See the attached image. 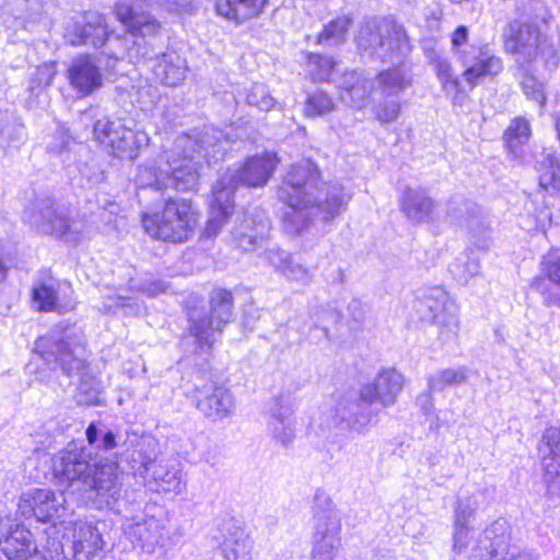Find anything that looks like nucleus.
<instances>
[{
	"label": "nucleus",
	"mask_w": 560,
	"mask_h": 560,
	"mask_svg": "<svg viewBox=\"0 0 560 560\" xmlns=\"http://www.w3.org/2000/svg\"><path fill=\"white\" fill-rule=\"evenodd\" d=\"M253 542L244 532H236L222 546L225 560H253Z\"/></svg>",
	"instance_id": "obj_39"
},
{
	"label": "nucleus",
	"mask_w": 560,
	"mask_h": 560,
	"mask_svg": "<svg viewBox=\"0 0 560 560\" xmlns=\"http://www.w3.org/2000/svg\"><path fill=\"white\" fill-rule=\"evenodd\" d=\"M319 171L311 160H302L287 172L278 188V198L290 207L283 223L288 233L300 234L315 219L330 221L345 209L350 197L338 184L318 186Z\"/></svg>",
	"instance_id": "obj_1"
},
{
	"label": "nucleus",
	"mask_w": 560,
	"mask_h": 560,
	"mask_svg": "<svg viewBox=\"0 0 560 560\" xmlns=\"http://www.w3.org/2000/svg\"><path fill=\"white\" fill-rule=\"evenodd\" d=\"M541 272L545 279H536L533 287L541 294L542 302L546 306L560 307V256L549 253L542 257Z\"/></svg>",
	"instance_id": "obj_25"
},
{
	"label": "nucleus",
	"mask_w": 560,
	"mask_h": 560,
	"mask_svg": "<svg viewBox=\"0 0 560 560\" xmlns=\"http://www.w3.org/2000/svg\"><path fill=\"white\" fill-rule=\"evenodd\" d=\"M161 28L160 22L149 13L142 12L133 22L129 32L133 35L150 36L156 34Z\"/></svg>",
	"instance_id": "obj_58"
},
{
	"label": "nucleus",
	"mask_w": 560,
	"mask_h": 560,
	"mask_svg": "<svg viewBox=\"0 0 560 560\" xmlns=\"http://www.w3.org/2000/svg\"><path fill=\"white\" fill-rule=\"evenodd\" d=\"M228 139L223 131L205 127L191 137L176 138L171 150L165 152V165L145 164L139 167L137 183L141 187L163 190L173 187L177 190H194L199 183L201 159L208 164L223 159L228 150Z\"/></svg>",
	"instance_id": "obj_2"
},
{
	"label": "nucleus",
	"mask_w": 560,
	"mask_h": 560,
	"mask_svg": "<svg viewBox=\"0 0 560 560\" xmlns=\"http://www.w3.org/2000/svg\"><path fill=\"white\" fill-rule=\"evenodd\" d=\"M265 260L277 271L283 273L285 267L290 264L292 257L285 250L279 247H271L264 253Z\"/></svg>",
	"instance_id": "obj_62"
},
{
	"label": "nucleus",
	"mask_w": 560,
	"mask_h": 560,
	"mask_svg": "<svg viewBox=\"0 0 560 560\" xmlns=\"http://www.w3.org/2000/svg\"><path fill=\"white\" fill-rule=\"evenodd\" d=\"M401 105L396 98L384 100L375 107V116L383 124L395 121L400 114Z\"/></svg>",
	"instance_id": "obj_59"
},
{
	"label": "nucleus",
	"mask_w": 560,
	"mask_h": 560,
	"mask_svg": "<svg viewBox=\"0 0 560 560\" xmlns=\"http://www.w3.org/2000/svg\"><path fill=\"white\" fill-rule=\"evenodd\" d=\"M145 483L150 489L155 491H176L180 490V479L178 470L171 469L162 464V460H156L155 464L148 466V471L142 476Z\"/></svg>",
	"instance_id": "obj_31"
},
{
	"label": "nucleus",
	"mask_w": 560,
	"mask_h": 560,
	"mask_svg": "<svg viewBox=\"0 0 560 560\" xmlns=\"http://www.w3.org/2000/svg\"><path fill=\"white\" fill-rule=\"evenodd\" d=\"M158 443L152 439L142 440L132 451L131 460L138 463L139 474L143 476L148 471V466L158 460Z\"/></svg>",
	"instance_id": "obj_47"
},
{
	"label": "nucleus",
	"mask_w": 560,
	"mask_h": 560,
	"mask_svg": "<svg viewBox=\"0 0 560 560\" xmlns=\"http://www.w3.org/2000/svg\"><path fill=\"white\" fill-rule=\"evenodd\" d=\"M57 301L58 294L52 284L39 282L38 284L34 285L32 290V302L37 311L62 312V308L60 305H58Z\"/></svg>",
	"instance_id": "obj_45"
},
{
	"label": "nucleus",
	"mask_w": 560,
	"mask_h": 560,
	"mask_svg": "<svg viewBox=\"0 0 560 560\" xmlns=\"http://www.w3.org/2000/svg\"><path fill=\"white\" fill-rule=\"evenodd\" d=\"M77 375L80 376V381L75 393L77 402L86 406L101 405V384L89 372V368Z\"/></svg>",
	"instance_id": "obj_37"
},
{
	"label": "nucleus",
	"mask_w": 560,
	"mask_h": 560,
	"mask_svg": "<svg viewBox=\"0 0 560 560\" xmlns=\"http://www.w3.org/2000/svg\"><path fill=\"white\" fill-rule=\"evenodd\" d=\"M480 265L474 253H465L450 265V271L462 282H467L469 278L478 275Z\"/></svg>",
	"instance_id": "obj_48"
},
{
	"label": "nucleus",
	"mask_w": 560,
	"mask_h": 560,
	"mask_svg": "<svg viewBox=\"0 0 560 560\" xmlns=\"http://www.w3.org/2000/svg\"><path fill=\"white\" fill-rule=\"evenodd\" d=\"M504 49L523 66L538 57L539 44L544 37L535 24L521 21L511 22L504 31Z\"/></svg>",
	"instance_id": "obj_13"
},
{
	"label": "nucleus",
	"mask_w": 560,
	"mask_h": 560,
	"mask_svg": "<svg viewBox=\"0 0 560 560\" xmlns=\"http://www.w3.org/2000/svg\"><path fill=\"white\" fill-rule=\"evenodd\" d=\"M23 220L39 232L69 243L80 242L85 231L81 219L71 217L65 207L49 197L35 198L24 210Z\"/></svg>",
	"instance_id": "obj_6"
},
{
	"label": "nucleus",
	"mask_w": 560,
	"mask_h": 560,
	"mask_svg": "<svg viewBox=\"0 0 560 560\" xmlns=\"http://www.w3.org/2000/svg\"><path fill=\"white\" fill-rule=\"evenodd\" d=\"M43 7L35 0H8L0 8V24L19 33L32 32L39 22Z\"/></svg>",
	"instance_id": "obj_19"
},
{
	"label": "nucleus",
	"mask_w": 560,
	"mask_h": 560,
	"mask_svg": "<svg viewBox=\"0 0 560 560\" xmlns=\"http://www.w3.org/2000/svg\"><path fill=\"white\" fill-rule=\"evenodd\" d=\"M163 524L154 516L133 521L126 526L125 533L129 540L145 552H153L163 540Z\"/></svg>",
	"instance_id": "obj_26"
},
{
	"label": "nucleus",
	"mask_w": 560,
	"mask_h": 560,
	"mask_svg": "<svg viewBox=\"0 0 560 560\" xmlns=\"http://www.w3.org/2000/svg\"><path fill=\"white\" fill-rule=\"evenodd\" d=\"M292 413L293 409L288 397L281 395L273 399L267 425L272 439L282 446L291 444L295 436Z\"/></svg>",
	"instance_id": "obj_24"
},
{
	"label": "nucleus",
	"mask_w": 560,
	"mask_h": 560,
	"mask_svg": "<svg viewBox=\"0 0 560 560\" xmlns=\"http://www.w3.org/2000/svg\"><path fill=\"white\" fill-rule=\"evenodd\" d=\"M538 56L542 58L546 67L549 69H555L560 60L557 48L545 35L539 44Z\"/></svg>",
	"instance_id": "obj_64"
},
{
	"label": "nucleus",
	"mask_w": 560,
	"mask_h": 560,
	"mask_svg": "<svg viewBox=\"0 0 560 560\" xmlns=\"http://www.w3.org/2000/svg\"><path fill=\"white\" fill-rule=\"evenodd\" d=\"M400 209L412 222L423 223L431 220L435 207L434 200L422 187H406L400 197Z\"/></svg>",
	"instance_id": "obj_27"
},
{
	"label": "nucleus",
	"mask_w": 560,
	"mask_h": 560,
	"mask_svg": "<svg viewBox=\"0 0 560 560\" xmlns=\"http://www.w3.org/2000/svg\"><path fill=\"white\" fill-rule=\"evenodd\" d=\"M69 553L73 560H93L104 548L101 533L92 523L75 522L70 536Z\"/></svg>",
	"instance_id": "obj_21"
},
{
	"label": "nucleus",
	"mask_w": 560,
	"mask_h": 560,
	"mask_svg": "<svg viewBox=\"0 0 560 560\" xmlns=\"http://www.w3.org/2000/svg\"><path fill=\"white\" fill-rule=\"evenodd\" d=\"M378 413L380 409L361 395L359 398L341 396L331 409V422L340 431L364 434Z\"/></svg>",
	"instance_id": "obj_11"
},
{
	"label": "nucleus",
	"mask_w": 560,
	"mask_h": 560,
	"mask_svg": "<svg viewBox=\"0 0 560 560\" xmlns=\"http://www.w3.org/2000/svg\"><path fill=\"white\" fill-rule=\"evenodd\" d=\"M351 24L352 20L348 16H339L330 21L317 35L316 43L328 47L343 44Z\"/></svg>",
	"instance_id": "obj_36"
},
{
	"label": "nucleus",
	"mask_w": 560,
	"mask_h": 560,
	"mask_svg": "<svg viewBox=\"0 0 560 560\" xmlns=\"http://www.w3.org/2000/svg\"><path fill=\"white\" fill-rule=\"evenodd\" d=\"M68 540H70V536L66 534L61 538L48 536L43 546V558L45 560H73L69 553Z\"/></svg>",
	"instance_id": "obj_49"
},
{
	"label": "nucleus",
	"mask_w": 560,
	"mask_h": 560,
	"mask_svg": "<svg viewBox=\"0 0 560 560\" xmlns=\"http://www.w3.org/2000/svg\"><path fill=\"white\" fill-rule=\"evenodd\" d=\"M115 13L117 19L127 26L128 31L133 26L137 18L142 14L138 10V1H119L116 3Z\"/></svg>",
	"instance_id": "obj_60"
},
{
	"label": "nucleus",
	"mask_w": 560,
	"mask_h": 560,
	"mask_svg": "<svg viewBox=\"0 0 560 560\" xmlns=\"http://www.w3.org/2000/svg\"><path fill=\"white\" fill-rule=\"evenodd\" d=\"M245 101L249 106L266 112L275 105L273 97L269 94L268 88L262 83H255L249 90H246Z\"/></svg>",
	"instance_id": "obj_51"
},
{
	"label": "nucleus",
	"mask_w": 560,
	"mask_h": 560,
	"mask_svg": "<svg viewBox=\"0 0 560 560\" xmlns=\"http://www.w3.org/2000/svg\"><path fill=\"white\" fill-rule=\"evenodd\" d=\"M148 141L149 139L144 132L135 131L124 126L115 142L110 145V150L119 159L133 160L138 156L140 148L145 145Z\"/></svg>",
	"instance_id": "obj_34"
},
{
	"label": "nucleus",
	"mask_w": 560,
	"mask_h": 560,
	"mask_svg": "<svg viewBox=\"0 0 560 560\" xmlns=\"http://www.w3.org/2000/svg\"><path fill=\"white\" fill-rule=\"evenodd\" d=\"M158 81L167 86H177L186 77L187 66L176 51H166L158 56L152 68Z\"/></svg>",
	"instance_id": "obj_28"
},
{
	"label": "nucleus",
	"mask_w": 560,
	"mask_h": 560,
	"mask_svg": "<svg viewBox=\"0 0 560 560\" xmlns=\"http://www.w3.org/2000/svg\"><path fill=\"white\" fill-rule=\"evenodd\" d=\"M54 476L68 490L82 491L106 503L117 500L121 483L116 463H97L83 447L71 443L52 458Z\"/></svg>",
	"instance_id": "obj_3"
},
{
	"label": "nucleus",
	"mask_w": 560,
	"mask_h": 560,
	"mask_svg": "<svg viewBox=\"0 0 560 560\" xmlns=\"http://www.w3.org/2000/svg\"><path fill=\"white\" fill-rule=\"evenodd\" d=\"M405 386V376L396 369H383L372 384L361 388V397L372 405L393 406Z\"/></svg>",
	"instance_id": "obj_20"
},
{
	"label": "nucleus",
	"mask_w": 560,
	"mask_h": 560,
	"mask_svg": "<svg viewBox=\"0 0 560 560\" xmlns=\"http://www.w3.org/2000/svg\"><path fill=\"white\" fill-rule=\"evenodd\" d=\"M71 86L83 95H90L103 85L98 60L91 55H80L68 69Z\"/></svg>",
	"instance_id": "obj_22"
},
{
	"label": "nucleus",
	"mask_w": 560,
	"mask_h": 560,
	"mask_svg": "<svg viewBox=\"0 0 560 560\" xmlns=\"http://www.w3.org/2000/svg\"><path fill=\"white\" fill-rule=\"evenodd\" d=\"M425 56L430 61V65L433 66L434 72L444 88L456 90L459 82L450 60L434 49L427 50Z\"/></svg>",
	"instance_id": "obj_43"
},
{
	"label": "nucleus",
	"mask_w": 560,
	"mask_h": 560,
	"mask_svg": "<svg viewBox=\"0 0 560 560\" xmlns=\"http://www.w3.org/2000/svg\"><path fill=\"white\" fill-rule=\"evenodd\" d=\"M465 67L463 77L470 85H476L482 78H494L503 70V61L487 45L469 46L467 56L462 59Z\"/></svg>",
	"instance_id": "obj_18"
},
{
	"label": "nucleus",
	"mask_w": 560,
	"mask_h": 560,
	"mask_svg": "<svg viewBox=\"0 0 560 560\" xmlns=\"http://www.w3.org/2000/svg\"><path fill=\"white\" fill-rule=\"evenodd\" d=\"M210 315L203 310L188 311V330L195 337L200 350H210L215 342V334L221 332L233 315V294L222 288L210 293Z\"/></svg>",
	"instance_id": "obj_8"
},
{
	"label": "nucleus",
	"mask_w": 560,
	"mask_h": 560,
	"mask_svg": "<svg viewBox=\"0 0 560 560\" xmlns=\"http://www.w3.org/2000/svg\"><path fill=\"white\" fill-rule=\"evenodd\" d=\"M268 0H217L220 15L240 24L260 14Z\"/></svg>",
	"instance_id": "obj_30"
},
{
	"label": "nucleus",
	"mask_w": 560,
	"mask_h": 560,
	"mask_svg": "<svg viewBox=\"0 0 560 560\" xmlns=\"http://www.w3.org/2000/svg\"><path fill=\"white\" fill-rule=\"evenodd\" d=\"M468 35L469 31L465 25L456 27L451 35V49L458 62L467 56V50H469L470 45H467Z\"/></svg>",
	"instance_id": "obj_56"
},
{
	"label": "nucleus",
	"mask_w": 560,
	"mask_h": 560,
	"mask_svg": "<svg viewBox=\"0 0 560 560\" xmlns=\"http://www.w3.org/2000/svg\"><path fill=\"white\" fill-rule=\"evenodd\" d=\"M337 62L330 56L320 54L307 55V71L315 82H329L332 80Z\"/></svg>",
	"instance_id": "obj_42"
},
{
	"label": "nucleus",
	"mask_w": 560,
	"mask_h": 560,
	"mask_svg": "<svg viewBox=\"0 0 560 560\" xmlns=\"http://www.w3.org/2000/svg\"><path fill=\"white\" fill-rule=\"evenodd\" d=\"M446 212L456 223L470 228L479 214L478 206L460 196L452 197L446 205Z\"/></svg>",
	"instance_id": "obj_40"
},
{
	"label": "nucleus",
	"mask_w": 560,
	"mask_h": 560,
	"mask_svg": "<svg viewBox=\"0 0 560 560\" xmlns=\"http://www.w3.org/2000/svg\"><path fill=\"white\" fill-rule=\"evenodd\" d=\"M66 502L63 492L56 494L50 489H35L33 499V505L36 509L35 518L46 523L55 517L62 516Z\"/></svg>",
	"instance_id": "obj_29"
},
{
	"label": "nucleus",
	"mask_w": 560,
	"mask_h": 560,
	"mask_svg": "<svg viewBox=\"0 0 560 560\" xmlns=\"http://www.w3.org/2000/svg\"><path fill=\"white\" fill-rule=\"evenodd\" d=\"M233 182L231 176H220L217 180L212 195L211 210L205 228L208 237L217 236L226 222L233 209V196L228 187Z\"/></svg>",
	"instance_id": "obj_23"
},
{
	"label": "nucleus",
	"mask_w": 560,
	"mask_h": 560,
	"mask_svg": "<svg viewBox=\"0 0 560 560\" xmlns=\"http://www.w3.org/2000/svg\"><path fill=\"white\" fill-rule=\"evenodd\" d=\"M35 350L52 369L60 368L67 376H74L86 370V349L81 331L68 329L62 335L52 332L35 342Z\"/></svg>",
	"instance_id": "obj_7"
},
{
	"label": "nucleus",
	"mask_w": 560,
	"mask_h": 560,
	"mask_svg": "<svg viewBox=\"0 0 560 560\" xmlns=\"http://www.w3.org/2000/svg\"><path fill=\"white\" fill-rule=\"evenodd\" d=\"M553 463L545 462L544 480L546 482L547 495L551 499L560 498V471Z\"/></svg>",
	"instance_id": "obj_61"
},
{
	"label": "nucleus",
	"mask_w": 560,
	"mask_h": 560,
	"mask_svg": "<svg viewBox=\"0 0 560 560\" xmlns=\"http://www.w3.org/2000/svg\"><path fill=\"white\" fill-rule=\"evenodd\" d=\"M467 374L468 369L465 366L439 370L428 377V390L442 392L448 386L464 384L467 381Z\"/></svg>",
	"instance_id": "obj_38"
},
{
	"label": "nucleus",
	"mask_w": 560,
	"mask_h": 560,
	"mask_svg": "<svg viewBox=\"0 0 560 560\" xmlns=\"http://www.w3.org/2000/svg\"><path fill=\"white\" fill-rule=\"evenodd\" d=\"M197 222L198 213L190 200L171 197L162 212L142 217V225L152 238L173 243L187 241Z\"/></svg>",
	"instance_id": "obj_5"
},
{
	"label": "nucleus",
	"mask_w": 560,
	"mask_h": 560,
	"mask_svg": "<svg viewBox=\"0 0 560 560\" xmlns=\"http://www.w3.org/2000/svg\"><path fill=\"white\" fill-rule=\"evenodd\" d=\"M530 135L532 130L528 120L523 117H517L511 121L503 137L509 151L517 156L521 147L528 141Z\"/></svg>",
	"instance_id": "obj_41"
},
{
	"label": "nucleus",
	"mask_w": 560,
	"mask_h": 560,
	"mask_svg": "<svg viewBox=\"0 0 560 560\" xmlns=\"http://www.w3.org/2000/svg\"><path fill=\"white\" fill-rule=\"evenodd\" d=\"M278 163L279 160L276 153L266 152L261 155L248 158L241 168L236 171L229 170L222 176L233 177V182L228 187L231 189V195L234 196V191L240 184L248 187L266 185Z\"/></svg>",
	"instance_id": "obj_15"
},
{
	"label": "nucleus",
	"mask_w": 560,
	"mask_h": 560,
	"mask_svg": "<svg viewBox=\"0 0 560 560\" xmlns=\"http://www.w3.org/2000/svg\"><path fill=\"white\" fill-rule=\"evenodd\" d=\"M373 89V81L364 78L361 82L353 85L348 92H341V100L353 107L362 108L365 106Z\"/></svg>",
	"instance_id": "obj_50"
},
{
	"label": "nucleus",
	"mask_w": 560,
	"mask_h": 560,
	"mask_svg": "<svg viewBox=\"0 0 560 560\" xmlns=\"http://www.w3.org/2000/svg\"><path fill=\"white\" fill-rule=\"evenodd\" d=\"M55 74V65L45 63L43 66H39L31 78L30 91L32 93H35L36 91L39 92L42 91V89L49 86L52 82Z\"/></svg>",
	"instance_id": "obj_55"
},
{
	"label": "nucleus",
	"mask_w": 560,
	"mask_h": 560,
	"mask_svg": "<svg viewBox=\"0 0 560 560\" xmlns=\"http://www.w3.org/2000/svg\"><path fill=\"white\" fill-rule=\"evenodd\" d=\"M0 550L8 560H27L38 552L33 534L26 527L14 524L0 503Z\"/></svg>",
	"instance_id": "obj_12"
},
{
	"label": "nucleus",
	"mask_w": 560,
	"mask_h": 560,
	"mask_svg": "<svg viewBox=\"0 0 560 560\" xmlns=\"http://www.w3.org/2000/svg\"><path fill=\"white\" fill-rule=\"evenodd\" d=\"M196 408L211 421H221L233 415L235 401L231 392L213 383L195 386Z\"/></svg>",
	"instance_id": "obj_16"
},
{
	"label": "nucleus",
	"mask_w": 560,
	"mask_h": 560,
	"mask_svg": "<svg viewBox=\"0 0 560 560\" xmlns=\"http://www.w3.org/2000/svg\"><path fill=\"white\" fill-rule=\"evenodd\" d=\"M521 86L527 98L535 101L540 109L545 107L546 93L544 85L534 75L525 73L522 78Z\"/></svg>",
	"instance_id": "obj_54"
},
{
	"label": "nucleus",
	"mask_w": 560,
	"mask_h": 560,
	"mask_svg": "<svg viewBox=\"0 0 560 560\" xmlns=\"http://www.w3.org/2000/svg\"><path fill=\"white\" fill-rule=\"evenodd\" d=\"M415 310L423 322L434 323L442 334L455 335L458 330V307L442 287L423 290L415 303Z\"/></svg>",
	"instance_id": "obj_9"
},
{
	"label": "nucleus",
	"mask_w": 560,
	"mask_h": 560,
	"mask_svg": "<svg viewBox=\"0 0 560 560\" xmlns=\"http://www.w3.org/2000/svg\"><path fill=\"white\" fill-rule=\"evenodd\" d=\"M122 127L124 125L120 120H113L107 116H102L94 122V138L107 148H110L119 132H121Z\"/></svg>",
	"instance_id": "obj_46"
},
{
	"label": "nucleus",
	"mask_w": 560,
	"mask_h": 560,
	"mask_svg": "<svg viewBox=\"0 0 560 560\" xmlns=\"http://www.w3.org/2000/svg\"><path fill=\"white\" fill-rule=\"evenodd\" d=\"M485 537L490 541V560H499L504 553H509L511 527L506 520L498 518L485 529Z\"/></svg>",
	"instance_id": "obj_33"
},
{
	"label": "nucleus",
	"mask_w": 560,
	"mask_h": 560,
	"mask_svg": "<svg viewBox=\"0 0 560 560\" xmlns=\"http://www.w3.org/2000/svg\"><path fill=\"white\" fill-rule=\"evenodd\" d=\"M340 520L334 511L315 514L312 556L317 560H332L340 546Z\"/></svg>",
	"instance_id": "obj_17"
},
{
	"label": "nucleus",
	"mask_w": 560,
	"mask_h": 560,
	"mask_svg": "<svg viewBox=\"0 0 560 560\" xmlns=\"http://www.w3.org/2000/svg\"><path fill=\"white\" fill-rule=\"evenodd\" d=\"M63 36L72 46L91 45L98 48L120 43L118 36L108 33L104 16L95 11H88L71 19L66 25Z\"/></svg>",
	"instance_id": "obj_10"
},
{
	"label": "nucleus",
	"mask_w": 560,
	"mask_h": 560,
	"mask_svg": "<svg viewBox=\"0 0 560 560\" xmlns=\"http://www.w3.org/2000/svg\"><path fill=\"white\" fill-rule=\"evenodd\" d=\"M335 105L331 97L323 92L316 91L311 96H308L304 112L307 116H323L330 113L334 109Z\"/></svg>",
	"instance_id": "obj_53"
},
{
	"label": "nucleus",
	"mask_w": 560,
	"mask_h": 560,
	"mask_svg": "<svg viewBox=\"0 0 560 560\" xmlns=\"http://www.w3.org/2000/svg\"><path fill=\"white\" fill-rule=\"evenodd\" d=\"M357 43L368 56L388 62H400L411 51L405 27L392 18H374L362 23Z\"/></svg>",
	"instance_id": "obj_4"
},
{
	"label": "nucleus",
	"mask_w": 560,
	"mask_h": 560,
	"mask_svg": "<svg viewBox=\"0 0 560 560\" xmlns=\"http://www.w3.org/2000/svg\"><path fill=\"white\" fill-rule=\"evenodd\" d=\"M538 450L542 455V466H545V462H548L560 467V428H547L541 436Z\"/></svg>",
	"instance_id": "obj_44"
},
{
	"label": "nucleus",
	"mask_w": 560,
	"mask_h": 560,
	"mask_svg": "<svg viewBox=\"0 0 560 560\" xmlns=\"http://www.w3.org/2000/svg\"><path fill=\"white\" fill-rule=\"evenodd\" d=\"M311 316L313 319V327L322 329L326 338H329L327 324L338 323L341 318L340 312L329 304L316 306Z\"/></svg>",
	"instance_id": "obj_52"
},
{
	"label": "nucleus",
	"mask_w": 560,
	"mask_h": 560,
	"mask_svg": "<svg viewBox=\"0 0 560 560\" xmlns=\"http://www.w3.org/2000/svg\"><path fill=\"white\" fill-rule=\"evenodd\" d=\"M282 275L287 279L296 281L302 284H308L313 278L312 272L306 267L295 262L293 259H291Z\"/></svg>",
	"instance_id": "obj_63"
},
{
	"label": "nucleus",
	"mask_w": 560,
	"mask_h": 560,
	"mask_svg": "<svg viewBox=\"0 0 560 560\" xmlns=\"http://www.w3.org/2000/svg\"><path fill=\"white\" fill-rule=\"evenodd\" d=\"M269 230V220L264 214L244 212L234 221L229 242L242 252H254L264 246Z\"/></svg>",
	"instance_id": "obj_14"
},
{
	"label": "nucleus",
	"mask_w": 560,
	"mask_h": 560,
	"mask_svg": "<svg viewBox=\"0 0 560 560\" xmlns=\"http://www.w3.org/2000/svg\"><path fill=\"white\" fill-rule=\"evenodd\" d=\"M477 506L478 502L474 497L468 495L458 498L454 510L455 523L468 524L474 517Z\"/></svg>",
	"instance_id": "obj_57"
},
{
	"label": "nucleus",
	"mask_w": 560,
	"mask_h": 560,
	"mask_svg": "<svg viewBox=\"0 0 560 560\" xmlns=\"http://www.w3.org/2000/svg\"><path fill=\"white\" fill-rule=\"evenodd\" d=\"M539 185L560 191V162L555 152L544 149L536 159Z\"/></svg>",
	"instance_id": "obj_32"
},
{
	"label": "nucleus",
	"mask_w": 560,
	"mask_h": 560,
	"mask_svg": "<svg viewBox=\"0 0 560 560\" xmlns=\"http://www.w3.org/2000/svg\"><path fill=\"white\" fill-rule=\"evenodd\" d=\"M376 81L385 96H396L411 85V75L399 66L378 73Z\"/></svg>",
	"instance_id": "obj_35"
}]
</instances>
